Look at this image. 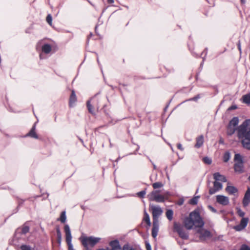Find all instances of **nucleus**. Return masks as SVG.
Here are the masks:
<instances>
[{
    "instance_id": "obj_24",
    "label": "nucleus",
    "mask_w": 250,
    "mask_h": 250,
    "mask_svg": "<svg viewBox=\"0 0 250 250\" xmlns=\"http://www.w3.org/2000/svg\"><path fill=\"white\" fill-rule=\"evenodd\" d=\"M236 130V128L228 125L227 128V134L228 135H232Z\"/></svg>"
},
{
    "instance_id": "obj_38",
    "label": "nucleus",
    "mask_w": 250,
    "mask_h": 250,
    "mask_svg": "<svg viewBox=\"0 0 250 250\" xmlns=\"http://www.w3.org/2000/svg\"><path fill=\"white\" fill-rule=\"evenodd\" d=\"M123 250H134L132 247H130L128 245L126 244L123 246Z\"/></svg>"
},
{
    "instance_id": "obj_46",
    "label": "nucleus",
    "mask_w": 250,
    "mask_h": 250,
    "mask_svg": "<svg viewBox=\"0 0 250 250\" xmlns=\"http://www.w3.org/2000/svg\"><path fill=\"white\" fill-rule=\"evenodd\" d=\"M237 46H238V48L240 51V53H241V44H240V42H239L238 44H237Z\"/></svg>"
},
{
    "instance_id": "obj_19",
    "label": "nucleus",
    "mask_w": 250,
    "mask_h": 250,
    "mask_svg": "<svg viewBox=\"0 0 250 250\" xmlns=\"http://www.w3.org/2000/svg\"><path fill=\"white\" fill-rule=\"evenodd\" d=\"M36 123L34 124L31 130L29 132V133L26 135V136H29L32 138H34L35 139H38V136L36 133Z\"/></svg>"
},
{
    "instance_id": "obj_11",
    "label": "nucleus",
    "mask_w": 250,
    "mask_h": 250,
    "mask_svg": "<svg viewBox=\"0 0 250 250\" xmlns=\"http://www.w3.org/2000/svg\"><path fill=\"white\" fill-rule=\"evenodd\" d=\"M216 202L223 206H227L229 204V199L228 197L218 195L216 197Z\"/></svg>"
},
{
    "instance_id": "obj_14",
    "label": "nucleus",
    "mask_w": 250,
    "mask_h": 250,
    "mask_svg": "<svg viewBox=\"0 0 250 250\" xmlns=\"http://www.w3.org/2000/svg\"><path fill=\"white\" fill-rule=\"evenodd\" d=\"M159 230V221H153V228L152 229V236L155 238Z\"/></svg>"
},
{
    "instance_id": "obj_49",
    "label": "nucleus",
    "mask_w": 250,
    "mask_h": 250,
    "mask_svg": "<svg viewBox=\"0 0 250 250\" xmlns=\"http://www.w3.org/2000/svg\"><path fill=\"white\" fill-rule=\"evenodd\" d=\"M97 250H109L108 248H107L106 249H99Z\"/></svg>"
},
{
    "instance_id": "obj_16",
    "label": "nucleus",
    "mask_w": 250,
    "mask_h": 250,
    "mask_svg": "<svg viewBox=\"0 0 250 250\" xmlns=\"http://www.w3.org/2000/svg\"><path fill=\"white\" fill-rule=\"evenodd\" d=\"M213 177L214 179L216 181H221L223 182H226L227 181V179L226 177L221 175L219 172H216L213 174Z\"/></svg>"
},
{
    "instance_id": "obj_54",
    "label": "nucleus",
    "mask_w": 250,
    "mask_h": 250,
    "mask_svg": "<svg viewBox=\"0 0 250 250\" xmlns=\"http://www.w3.org/2000/svg\"><path fill=\"white\" fill-rule=\"evenodd\" d=\"M20 229H17V232H18L19 231H20Z\"/></svg>"
},
{
    "instance_id": "obj_27",
    "label": "nucleus",
    "mask_w": 250,
    "mask_h": 250,
    "mask_svg": "<svg viewBox=\"0 0 250 250\" xmlns=\"http://www.w3.org/2000/svg\"><path fill=\"white\" fill-rule=\"evenodd\" d=\"M57 231V242L58 244L60 245L62 241V234L59 228H57L56 229Z\"/></svg>"
},
{
    "instance_id": "obj_53",
    "label": "nucleus",
    "mask_w": 250,
    "mask_h": 250,
    "mask_svg": "<svg viewBox=\"0 0 250 250\" xmlns=\"http://www.w3.org/2000/svg\"><path fill=\"white\" fill-rule=\"evenodd\" d=\"M40 59H42V55L41 54L40 55Z\"/></svg>"
},
{
    "instance_id": "obj_21",
    "label": "nucleus",
    "mask_w": 250,
    "mask_h": 250,
    "mask_svg": "<svg viewBox=\"0 0 250 250\" xmlns=\"http://www.w3.org/2000/svg\"><path fill=\"white\" fill-rule=\"evenodd\" d=\"M77 101V98L74 91H72L69 100L70 106H73Z\"/></svg>"
},
{
    "instance_id": "obj_55",
    "label": "nucleus",
    "mask_w": 250,
    "mask_h": 250,
    "mask_svg": "<svg viewBox=\"0 0 250 250\" xmlns=\"http://www.w3.org/2000/svg\"><path fill=\"white\" fill-rule=\"evenodd\" d=\"M248 179H249V180L250 181V175L249 176V178H248Z\"/></svg>"
},
{
    "instance_id": "obj_31",
    "label": "nucleus",
    "mask_w": 250,
    "mask_h": 250,
    "mask_svg": "<svg viewBox=\"0 0 250 250\" xmlns=\"http://www.w3.org/2000/svg\"><path fill=\"white\" fill-rule=\"evenodd\" d=\"M234 161L236 162H243V158L239 154H236L234 156Z\"/></svg>"
},
{
    "instance_id": "obj_23",
    "label": "nucleus",
    "mask_w": 250,
    "mask_h": 250,
    "mask_svg": "<svg viewBox=\"0 0 250 250\" xmlns=\"http://www.w3.org/2000/svg\"><path fill=\"white\" fill-rule=\"evenodd\" d=\"M242 99L243 103L250 104V93L243 95Z\"/></svg>"
},
{
    "instance_id": "obj_8",
    "label": "nucleus",
    "mask_w": 250,
    "mask_h": 250,
    "mask_svg": "<svg viewBox=\"0 0 250 250\" xmlns=\"http://www.w3.org/2000/svg\"><path fill=\"white\" fill-rule=\"evenodd\" d=\"M150 207L152 210L153 221H159L158 218L163 213L162 209L159 206H156L153 205H150Z\"/></svg>"
},
{
    "instance_id": "obj_25",
    "label": "nucleus",
    "mask_w": 250,
    "mask_h": 250,
    "mask_svg": "<svg viewBox=\"0 0 250 250\" xmlns=\"http://www.w3.org/2000/svg\"><path fill=\"white\" fill-rule=\"evenodd\" d=\"M144 215V221L146 223L148 226H150L151 225L150 218L148 214L146 211V210H145Z\"/></svg>"
},
{
    "instance_id": "obj_12",
    "label": "nucleus",
    "mask_w": 250,
    "mask_h": 250,
    "mask_svg": "<svg viewBox=\"0 0 250 250\" xmlns=\"http://www.w3.org/2000/svg\"><path fill=\"white\" fill-rule=\"evenodd\" d=\"M250 203V188H249L245 193L243 200V204L244 207H247Z\"/></svg>"
},
{
    "instance_id": "obj_15",
    "label": "nucleus",
    "mask_w": 250,
    "mask_h": 250,
    "mask_svg": "<svg viewBox=\"0 0 250 250\" xmlns=\"http://www.w3.org/2000/svg\"><path fill=\"white\" fill-rule=\"evenodd\" d=\"M226 191L230 195L235 196L237 194L238 190L234 186H228L226 188Z\"/></svg>"
},
{
    "instance_id": "obj_43",
    "label": "nucleus",
    "mask_w": 250,
    "mask_h": 250,
    "mask_svg": "<svg viewBox=\"0 0 250 250\" xmlns=\"http://www.w3.org/2000/svg\"><path fill=\"white\" fill-rule=\"evenodd\" d=\"M240 250H250V249L246 245H243Z\"/></svg>"
},
{
    "instance_id": "obj_26",
    "label": "nucleus",
    "mask_w": 250,
    "mask_h": 250,
    "mask_svg": "<svg viewBox=\"0 0 250 250\" xmlns=\"http://www.w3.org/2000/svg\"><path fill=\"white\" fill-rule=\"evenodd\" d=\"M94 97L92 98L90 100L87 102V107L89 112L92 114L94 113V110L92 105L90 104L91 101L94 99Z\"/></svg>"
},
{
    "instance_id": "obj_3",
    "label": "nucleus",
    "mask_w": 250,
    "mask_h": 250,
    "mask_svg": "<svg viewBox=\"0 0 250 250\" xmlns=\"http://www.w3.org/2000/svg\"><path fill=\"white\" fill-rule=\"evenodd\" d=\"M80 239L83 245L87 250L88 249V247H93L97 243L100 241L101 238L99 237H95L93 236H83L81 237Z\"/></svg>"
},
{
    "instance_id": "obj_13",
    "label": "nucleus",
    "mask_w": 250,
    "mask_h": 250,
    "mask_svg": "<svg viewBox=\"0 0 250 250\" xmlns=\"http://www.w3.org/2000/svg\"><path fill=\"white\" fill-rule=\"evenodd\" d=\"M236 172L241 173L244 171L243 162H236L234 166Z\"/></svg>"
},
{
    "instance_id": "obj_6",
    "label": "nucleus",
    "mask_w": 250,
    "mask_h": 250,
    "mask_svg": "<svg viewBox=\"0 0 250 250\" xmlns=\"http://www.w3.org/2000/svg\"><path fill=\"white\" fill-rule=\"evenodd\" d=\"M64 231L66 236V242L67 244L68 250H75L71 243L72 236L70 228L68 225H65L64 226Z\"/></svg>"
},
{
    "instance_id": "obj_17",
    "label": "nucleus",
    "mask_w": 250,
    "mask_h": 250,
    "mask_svg": "<svg viewBox=\"0 0 250 250\" xmlns=\"http://www.w3.org/2000/svg\"><path fill=\"white\" fill-rule=\"evenodd\" d=\"M109 245L112 248V250H117L121 249V247L117 240L111 241L110 242Z\"/></svg>"
},
{
    "instance_id": "obj_29",
    "label": "nucleus",
    "mask_w": 250,
    "mask_h": 250,
    "mask_svg": "<svg viewBox=\"0 0 250 250\" xmlns=\"http://www.w3.org/2000/svg\"><path fill=\"white\" fill-rule=\"evenodd\" d=\"M200 198L199 196H196L192 198L189 202V204L191 205H196L198 203L199 198Z\"/></svg>"
},
{
    "instance_id": "obj_2",
    "label": "nucleus",
    "mask_w": 250,
    "mask_h": 250,
    "mask_svg": "<svg viewBox=\"0 0 250 250\" xmlns=\"http://www.w3.org/2000/svg\"><path fill=\"white\" fill-rule=\"evenodd\" d=\"M184 225L188 229H191L193 226L197 228L203 227L204 222L200 215L199 211L195 210L190 213L188 217L185 218Z\"/></svg>"
},
{
    "instance_id": "obj_1",
    "label": "nucleus",
    "mask_w": 250,
    "mask_h": 250,
    "mask_svg": "<svg viewBox=\"0 0 250 250\" xmlns=\"http://www.w3.org/2000/svg\"><path fill=\"white\" fill-rule=\"evenodd\" d=\"M237 136L243 146L250 150V119L245 120L237 128Z\"/></svg>"
},
{
    "instance_id": "obj_4",
    "label": "nucleus",
    "mask_w": 250,
    "mask_h": 250,
    "mask_svg": "<svg viewBox=\"0 0 250 250\" xmlns=\"http://www.w3.org/2000/svg\"><path fill=\"white\" fill-rule=\"evenodd\" d=\"M150 201H154L158 203L164 202L165 200V197L164 195L160 194L159 190H154L151 192L148 195Z\"/></svg>"
},
{
    "instance_id": "obj_30",
    "label": "nucleus",
    "mask_w": 250,
    "mask_h": 250,
    "mask_svg": "<svg viewBox=\"0 0 250 250\" xmlns=\"http://www.w3.org/2000/svg\"><path fill=\"white\" fill-rule=\"evenodd\" d=\"M66 219V213L65 211H63L62 212L60 220L62 223H65Z\"/></svg>"
},
{
    "instance_id": "obj_37",
    "label": "nucleus",
    "mask_w": 250,
    "mask_h": 250,
    "mask_svg": "<svg viewBox=\"0 0 250 250\" xmlns=\"http://www.w3.org/2000/svg\"><path fill=\"white\" fill-rule=\"evenodd\" d=\"M52 17H51V15H50V14L48 15L46 17V21L50 25H52Z\"/></svg>"
},
{
    "instance_id": "obj_39",
    "label": "nucleus",
    "mask_w": 250,
    "mask_h": 250,
    "mask_svg": "<svg viewBox=\"0 0 250 250\" xmlns=\"http://www.w3.org/2000/svg\"><path fill=\"white\" fill-rule=\"evenodd\" d=\"M146 194V192L145 190H142L137 193V195L139 197L143 198Z\"/></svg>"
},
{
    "instance_id": "obj_28",
    "label": "nucleus",
    "mask_w": 250,
    "mask_h": 250,
    "mask_svg": "<svg viewBox=\"0 0 250 250\" xmlns=\"http://www.w3.org/2000/svg\"><path fill=\"white\" fill-rule=\"evenodd\" d=\"M173 212L171 209H168L166 212V216L169 220H171L173 217Z\"/></svg>"
},
{
    "instance_id": "obj_33",
    "label": "nucleus",
    "mask_w": 250,
    "mask_h": 250,
    "mask_svg": "<svg viewBox=\"0 0 250 250\" xmlns=\"http://www.w3.org/2000/svg\"><path fill=\"white\" fill-rule=\"evenodd\" d=\"M152 186L154 189H156L162 187L163 186V185L161 182H156L153 183Z\"/></svg>"
},
{
    "instance_id": "obj_36",
    "label": "nucleus",
    "mask_w": 250,
    "mask_h": 250,
    "mask_svg": "<svg viewBox=\"0 0 250 250\" xmlns=\"http://www.w3.org/2000/svg\"><path fill=\"white\" fill-rule=\"evenodd\" d=\"M21 250H31V248L28 245H22L21 246Z\"/></svg>"
},
{
    "instance_id": "obj_5",
    "label": "nucleus",
    "mask_w": 250,
    "mask_h": 250,
    "mask_svg": "<svg viewBox=\"0 0 250 250\" xmlns=\"http://www.w3.org/2000/svg\"><path fill=\"white\" fill-rule=\"evenodd\" d=\"M202 228L203 227L198 228L197 230V234L199 236L200 240L201 241H205L211 237L210 231Z\"/></svg>"
},
{
    "instance_id": "obj_45",
    "label": "nucleus",
    "mask_w": 250,
    "mask_h": 250,
    "mask_svg": "<svg viewBox=\"0 0 250 250\" xmlns=\"http://www.w3.org/2000/svg\"><path fill=\"white\" fill-rule=\"evenodd\" d=\"M236 108H237V106L234 105L231 106L230 107H229V110H233V109H235Z\"/></svg>"
},
{
    "instance_id": "obj_10",
    "label": "nucleus",
    "mask_w": 250,
    "mask_h": 250,
    "mask_svg": "<svg viewBox=\"0 0 250 250\" xmlns=\"http://www.w3.org/2000/svg\"><path fill=\"white\" fill-rule=\"evenodd\" d=\"M222 184L219 182L215 181L213 183V187L209 188V193L211 195L213 194L220 190L222 189Z\"/></svg>"
},
{
    "instance_id": "obj_40",
    "label": "nucleus",
    "mask_w": 250,
    "mask_h": 250,
    "mask_svg": "<svg viewBox=\"0 0 250 250\" xmlns=\"http://www.w3.org/2000/svg\"><path fill=\"white\" fill-rule=\"evenodd\" d=\"M238 212V215L240 216V217H243L245 215V213L244 212H243L242 210H241V209H239L237 211Z\"/></svg>"
},
{
    "instance_id": "obj_51",
    "label": "nucleus",
    "mask_w": 250,
    "mask_h": 250,
    "mask_svg": "<svg viewBox=\"0 0 250 250\" xmlns=\"http://www.w3.org/2000/svg\"><path fill=\"white\" fill-rule=\"evenodd\" d=\"M153 167L154 169L156 168V166L155 165H153Z\"/></svg>"
},
{
    "instance_id": "obj_7",
    "label": "nucleus",
    "mask_w": 250,
    "mask_h": 250,
    "mask_svg": "<svg viewBox=\"0 0 250 250\" xmlns=\"http://www.w3.org/2000/svg\"><path fill=\"white\" fill-rule=\"evenodd\" d=\"M174 230L176 231L180 237L184 239H187L188 235V233L184 230L183 227L179 223L175 222L174 223Z\"/></svg>"
},
{
    "instance_id": "obj_50",
    "label": "nucleus",
    "mask_w": 250,
    "mask_h": 250,
    "mask_svg": "<svg viewBox=\"0 0 250 250\" xmlns=\"http://www.w3.org/2000/svg\"><path fill=\"white\" fill-rule=\"evenodd\" d=\"M241 0V2L242 3H243V4L245 3L246 1V0Z\"/></svg>"
},
{
    "instance_id": "obj_47",
    "label": "nucleus",
    "mask_w": 250,
    "mask_h": 250,
    "mask_svg": "<svg viewBox=\"0 0 250 250\" xmlns=\"http://www.w3.org/2000/svg\"><path fill=\"white\" fill-rule=\"evenodd\" d=\"M199 98V96H197V97H194L193 98L190 99L189 100L195 101V100H197Z\"/></svg>"
},
{
    "instance_id": "obj_41",
    "label": "nucleus",
    "mask_w": 250,
    "mask_h": 250,
    "mask_svg": "<svg viewBox=\"0 0 250 250\" xmlns=\"http://www.w3.org/2000/svg\"><path fill=\"white\" fill-rule=\"evenodd\" d=\"M146 250H151V246L148 242H146Z\"/></svg>"
},
{
    "instance_id": "obj_22",
    "label": "nucleus",
    "mask_w": 250,
    "mask_h": 250,
    "mask_svg": "<svg viewBox=\"0 0 250 250\" xmlns=\"http://www.w3.org/2000/svg\"><path fill=\"white\" fill-rule=\"evenodd\" d=\"M239 123V119L237 117H233L229 122V125L236 128Z\"/></svg>"
},
{
    "instance_id": "obj_35",
    "label": "nucleus",
    "mask_w": 250,
    "mask_h": 250,
    "mask_svg": "<svg viewBox=\"0 0 250 250\" xmlns=\"http://www.w3.org/2000/svg\"><path fill=\"white\" fill-rule=\"evenodd\" d=\"M203 161L205 164H207L208 165L210 164L212 162L211 159L210 158L208 157H205L203 158Z\"/></svg>"
},
{
    "instance_id": "obj_34",
    "label": "nucleus",
    "mask_w": 250,
    "mask_h": 250,
    "mask_svg": "<svg viewBox=\"0 0 250 250\" xmlns=\"http://www.w3.org/2000/svg\"><path fill=\"white\" fill-rule=\"evenodd\" d=\"M29 230V227L27 226H24L21 229V233L22 234H26L27 232H28Z\"/></svg>"
},
{
    "instance_id": "obj_44",
    "label": "nucleus",
    "mask_w": 250,
    "mask_h": 250,
    "mask_svg": "<svg viewBox=\"0 0 250 250\" xmlns=\"http://www.w3.org/2000/svg\"><path fill=\"white\" fill-rule=\"evenodd\" d=\"M208 208L210 209V210L213 212H216V210L214 208H213L212 207L209 206H208Z\"/></svg>"
},
{
    "instance_id": "obj_48",
    "label": "nucleus",
    "mask_w": 250,
    "mask_h": 250,
    "mask_svg": "<svg viewBox=\"0 0 250 250\" xmlns=\"http://www.w3.org/2000/svg\"><path fill=\"white\" fill-rule=\"evenodd\" d=\"M114 0H107V2L109 3H114Z\"/></svg>"
},
{
    "instance_id": "obj_18",
    "label": "nucleus",
    "mask_w": 250,
    "mask_h": 250,
    "mask_svg": "<svg viewBox=\"0 0 250 250\" xmlns=\"http://www.w3.org/2000/svg\"><path fill=\"white\" fill-rule=\"evenodd\" d=\"M196 143L195 145V147L196 148L201 147L204 144V136L200 135L196 138Z\"/></svg>"
},
{
    "instance_id": "obj_20",
    "label": "nucleus",
    "mask_w": 250,
    "mask_h": 250,
    "mask_svg": "<svg viewBox=\"0 0 250 250\" xmlns=\"http://www.w3.org/2000/svg\"><path fill=\"white\" fill-rule=\"evenodd\" d=\"M42 52L45 54H48L51 51L52 47L50 44L45 43L42 46Z\"/></svg>"
},
{
    "instance_id": "obj_52",
    "label": "nucleus",
    "mask_w": 250,
    "mask_h": 250,
    "mask_svg": "<svg viewBox=\"0 0 250 250\" xmlns=\"http://www.w3.org/2000/svg\"><path fill=\"white\" fill-rule=\"evenodd\" d=\"M169 146H170L171 149H172V150H173V147L171 146L170 145H169Z\"/></svg>"
},
{
    "instance_id": "obj_42",
    "label": "nucleus",
    "mask_w": 250,
    "mask_h": 250,
    "mask_svg": "<svg viewBox=\"0 0 250 250\" xmlns=\"http://www.w3.org/2000/svg\"><path fill=\"white\" fill-rule=\"evenodd\" d=\"M177 148L180 149V150L181 151H183L184 150V148L182 146V144H178L177 145Z\"/></svg>"
},
{
    "instance_id": "obj_32",
    "label": "nucleus",
    "mask_w": 250,
    "mask_h": 250,
    "mask_svg": "<svg viewBox=\"0 0 250 250\" xmlns=\"http://www.w3.org/2000/svg\"><path fill=\"white\" fill-rule=\"evenodd\" d=\"M230 158V154L229 152H226L225 153L223 156V160L225 162H227L229 161Z\"/></svg>"
},
{
    "instance_id": "obj_9",
    "label": "nucleus",
    "mask_w": 250,
    "mask_h": 250,
    "mask_svg": "<svg viewBox=\"0 0 250 250\" xmlns=\"http://www.w3.org/2000/svg\"><path fill=\"white\" fill-rule=\"evenodd\" d=\"M248 222L249 219L248 218L243 217L241 220L240 224L234 226L233 228L236 231H241L247 227Z\"/></svg>"
}]
</instances>
